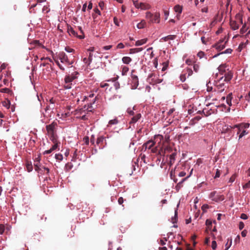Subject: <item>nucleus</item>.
<instances>
[{
    "label": "nucleus",
    "instance_id": "44",
    "mask_svg": "<svg viewBox=\"0 0 250 250\" xmlns=\"http://www.w3.org/2000/svg\"><path fill=\"white\" fill-rule=\"evenodd\" d=\"M229 239H228V242L226 244V248L225 250H228L229 249V248L230 247L231 245L232 239L231 238L230 239V243H229Z\"/></svg>",
    "mask_w": 250,
    "mask_h": 250
},
{
    "label": "nucleus",
    "instance_id": "36",
    "mask_svg": "<svg viewBox=\"0 0 250 250\" xmlns=\"http://www.w3.org/2000/svg\"><path fill=\"white\" fill-rule=\"evenodd\" d=\"M239 125L241 126L242 129H245L247 128H248L250 126V124L248 123H244V124H239Z\"/></svg>",
    "mask_w": 250,
    "mask_h": 250
},
{
    "label": "nucleus",
    "instance_id": "49",
    "mask_svg": "<svg viewBox=\"0 0 250 250\" xmlns=\"http://www.w3.org/2000/svg\"><path fill=\"white\" fill-rule=\"evenodd\" d=\"M134 71H135L134 70H132V72H131V78H132V80H136H136L138 79V77L136 75L133 74V73Z\"/></svg>",
    "mask_w": 250,
    "mask_h": 250
},
{
    "label": "nucleus",
    "instance_id": "30",
    "mask_svg": "<svg viewBox=\"0 0 250 250\" xmlns=\"http://www.w3.org/2000/svg\"><path fill=\"white\" fill-rule=\"evenodd\" d=\"M26 167L28 172H31L33 169L32 165L31 162H27L26 165Z\"/></svg>",
    "mask_w": 250,
    "mask_h": 250
},
{
    "label": "nucleus",
    "instance_id": "6",
    "mask_svg": "<svg viewBox=\"0 0 250 250\" xmlns=\"http://www.w3.org/2000/svg\"><path fill=\"white\" fill-rule=\"evenodd\" d=\"M227 41H224V39L220 40L219 42L213 45L217 50L221 51L225 47Z\"/></svg>",
    "mask_w": 250,
    "mask_h": 250
},
{
    "label": "nucleus",
    "instance_id": "19",
    "mask_svg": "<svg viewBox=\"0 0 250 250\" xmlns=\"http://www.w3.org/2000/svg\"><path fill=\"white\" fill-rule=\"evenodd\" d=\"M147 41V38H145V39H142V40H138V41H137L136 42L135 45L136 46L142 45L146 43V42Z\"/></svg>",
    "mask_w": 250,
    "mask_h": 250
},
{
    "label": "nucleus",
    "instance_id": "60",
    "mask_svg": "<svg viewBox=\"0 0 250 250\" xmlns=\"http://www.w3.org/2000/svg\"><path fill=\"white\" fill-rule=\"evenodd\" d=\"M99 6L102 9H103L104 6V2L103 1H100L99 3Z\"/></svg>",
    "mask_w": 250,
    "mask_h": 250
},
{
    "label": "nucleus",
    "instance_id": "26",
    "mask_svg": "<svg viewBox=\"0 0 250 250\" xmlns=\"http://www.w3.org/2000/svg\"><path fill=\"white\" fill-rule=\"evenodd\" d=\"M131 59L129 57H124L122 58L123 62L125 64H129L131 62Z\"/></svg>",
    "mask_w": 250,
    "mask_h": 250
},
{
    "label": "nucleus",
    "instance_id": "33",
    "mask_svg": "<svg viewBox=\"0 0 250 250\" xmlns=\"http://www.w3.org/2000/svg\"><path fill=\"white\" fill-rule=\"evenodd\" d=\"M178 216V211L177 210H175V215L174 218H172V222L173 224L176 223L177 220Z\"/></svg>",
    "mask_w": 250,
    "mask_h": 250
},
{
    "label": "nucleus",
    "instance_id": "63",
    "mask_svg": "<svg viewBox=\"0 0 250 250\" xmlns=\"http://www.w3.org/2000/svg\"><path fill=\"white\" fill-rule=\"evenodd\" d=\"M244 224L243 222H240L239 224V228L240 230H242L244 228Z\"/></svg>",
    "mask_w": 250,
    "mask_h": 250
},
{
    "label": "nucleus",
    "instance_id": "45",
    "mask_svg": "<svg viewBox=\"0 0 250 250\" xmlns=\"http://www.w3.org/2000/svg\"><path fill=\"white\" fill-rule=\"evenodd\" d=\"M186 74H182L180 76V80L182 82H185L186 79Z\"/></svg>",
    "mask_w": 250,
    "mask_h": 250
},
{
    "label": "nucleus",
    "instance_id": "59",
    "mask_svg": "<svg viewBox=\"0 0 250 250\" xmlns=\"http://www.w3.org/2000/svg\"><path fill=\"white\" fill-rule=\"evenodd\" d=\"M232 51V50L231 49L228 48V49H226L224 52H223L221 53L220 54L231 53Z\"/></svg>",
    "mask_w": 250,
    "mask_h": 250
},
{
    "label": "nucleus",
    "instance_id": "42",
    "mask_svg": "<svg viewBox=\"0 0 250 250\" xmlns=\"http://www.w3.org/2000/svg\"><path fill=\"white\" fill-rule=\"evenodd\" d=\"M72 83H64L63 87L65 89H70L71 88Z\"/></svg>",
    "mask_w": 250,
    "mask_h": 250
},
{
    "label": "nucleus",
    "instance_id": "14",
    "mask_svg": "<svg viewBox=\"0 0 250 250\" xmlns=\"http://www.w3.org/2000/svg\"><path fill=\"white\" fill-rule=\"evenodd\" d=\"M76 77L71 75L65 76L64 78V83H71V82L76 79Z\"/></svg>",
    "mask_w": 250,
    "mask_h": 250
},
{
    "label": "nucleus",
    "instance_id": "57",
    "mask_svg": "<svg viewBox=\"0 0 250 250\" xmlns=\"http://www.w3.org/2000/svg\"><path fill=\"white\" fill-rule=\"evenodd\" d=\"M243 188H250V180L248 183L245 184L243 186Z\"/></svg>",
    "mask_w": 250,
    "mask_h": 250
},
{
    "label": "nucleus",
    "instance_id": "35",
    "mask_svg": "<svg viewBox=\"0 0 250 250\" xmlns=\"http://www.w3.org/2000/svg\"><path fill=\"white\" fill-rule=\"evenodd\" d=\"M118 123V121L117 119H114L113 120H111L108 122L109 125H116Z\"/></svg>",
    "mask_w": 250,
    "mask_h": 250
},
{
    "label": "nucleus",
    "instance_id": "24",
    "mask_svg": "<svg viewBox=\"0 0 250 250\" xmlns=\"http://www.w3.org/2000/svg\"><path fill=\"white\" fill-rule=\"evenodd\" d=\"M232 93H229L226 98V102L229 106L231 105Z\"/></svg>",
    "mask_w": 250,
    "mask_h": 250
},
{
    "label": "nucleus",
    "instance_id": "37",
    "mask_svg": "<svg viewBox=\"0 0 250 250\" xmlns=\"http://www.w3.org/2000/svg\"><path fill=\"white\" fill-rule=\"evenodd\" d=\"M219 17H216L214 20L210 23V26L211 27H212L215 25V24L217 23L218 21H220V20H218L217 18H219Z\"/></svg>",
    "mask_w": 250,
    "mask_h": 250
},
{
    "label": "nucleus",
    "instance_id": "28",
    "mask_svg": "<svg viewBox=\"0 0 250 250\" xmlns=\"http://www.w3.org/2000/svg\"><path fill=\"white\" fill-rule=\"evenodd\" d=\"M233 132H234V130L236 129V131L237 132V134H238L240 133V131L242 130V128L241 126L239 125H236L234 126H233Z\"/></svg>",
    "mask_w": 250,
    "mask_h": 250
},
{
    "label": "nucleus",
    "instance_id": "40",
    "mask_svg": "<svg viewBox=\"0 0 250 250\" xmlns=\"http://www.w3.org/2000/svg\"><path fill=\"white\" fill-rule=\"evenodd\" d=\"M42 10L43 13L44 14H47L50 11V9L48 8V7L47 6H44L42 8Z\"/></svg>",
    "mask_w": 250,
    "mask_h": 250
},
{
    "label": "nucleus",
    "instance_id": "50",
    "mask_svg": "<svg viewBox=\"0 0 250 250\" xmlns=\"http://www.w3.org/2000/svg\"><path fill=\"white\" fill-rule=\"evenodd\" d=\"M193 69L196 72H197L199 69V65L198 64H194L193 65Z\"/></svg>",
    "mask_w": 250,
    "mask_h": 250
},
{
    "label": "nucleus",
    "instance_id": "5",
    "mask_svg": "<svg viewBox=\"0 0 250 250\" xmlns=\"http://www.w3.org/2000/svg\"><path fill=\"white\" fill-rule=\"evenodd\" d=\"M222 133H228L230 136H233V126L229 125H224L221 129Z\"/></svg>",
    "mask_w": 250,
    "mask_h": 250
},
{
    "label": "nucleus",
    "instance_id": "29",
    "mask_svg": "<svg viewBox=\"0 0 250 250\" xmlns=\"http://www.w3.org/2000/svg\"><path fill=\"white\" fill-rule=\"evenodd\" d=\"M129 70V68L126 66H124L122 67V75H125Z\"/></svg>",
    "mask_w": 250,
    "mask_h": 250
},
{
    "label": "nucleus",
    "instance_id": "21",
    "mask_svg": "<svg viewBox=\"0 0 250 250\" xmlns=\"http://www.w3.org/2000/svg\"><path fill=\"white\" fill-rule=\"evenodd\" d=\"M146 26V22L144 20H142L140 22L137 24V27L139 29H142Z\"/></svg>",
    "mask_w": 250,
    "mask_h": 250
},
{
    "label": "nucleus",
    "instance_id": "41",
    "mask_svg": "<svg viewBox=\"0 0 250 250\" xmlns=\"http://www.w3.org/2000/svg\"><path fill=\"white\" fill-rule=\"evenodd\" d=\"M92 56H93L92 53L91 52L89 53V56H88V65H90V64L91 63L92 61Z\"/></svg>",
    "mask_w": 250,
    "mask_h": 250
},
{
    "label": "nucleus",
    "instance_id": "64",
    "mask_svg": "<svg viewBox=\"0 0 250 250\" xmlns=\"http://www.w3.org/2000/svg\"><path fill=\"white\" fill-rule=\"evenodd\" d=\"M65 50L66 51L68 52H72L74 51V50L72 48H71L69 47H66L65 48Z\"/></svg>",
    "mask_w": 250,
    "mask_h": 250
},
{
    "label": "nucleus",
    "instance_id": "22",
    "mask_svg": "<svg viewBox=\"0 0 250 250\" xmlns=\"http://www.w3.org/2000/svg\"><path fill=\"white\" fill-rule=\"evenodd\" d=\"M226 67V64H221L219 67L218 70L221 74H223L226 72L225 68Z\"/></svg>",
    "mask_w": 250,
    "mask_h": 250
},
{
    "label": "nucleus",
    "instance_id": "34",
    "mask_svg": "<svg viewBox=\"0 0 250 250\" xmlns=\"http://www.w3.org/2000/svg\"><path fill=\"white\" fill-rule=\"evenodd\" d=\"M35 167V169L36 171H38V172H40V173H42L43 172V169L42 168H40L39 167L37 164H34Z\"/></svg>",
    "mask_w": 250,
    "mask_h": 250
},
{
    "label": "nucleus",
    "instance_id": "15",
    "mask_svg": "<svg viewBox=\"0 0 250 250\" xmlns=\"http://www.w3.org/2000/svg\"><path fill=\"white\" fill-rule=\"evenodd\" d=\"M105 138L103 136H100L97 138L96 144L97 145L99 146L100 148H103L104 146L102 145L103 143V142L104 141Z\"/></svg>",
    "mask_w": 250,
    "mask_h": 250
},
{
    "label": "nucleus",
    "instance_id": "4",
    "mask_svg": "<svg viewBox=\"0 0 250 250\" xmlns=\"http://www.w3.org/2000/svg\"><path fill=\"white\" fill-rule=\"evenodd\" d=\"M59 58L61 60V62L62 63H66L68 64H72L73 63V61H70L67 56L64 52H60L59 55Z\"/></svg>",
    "mask_w": 250,
    "mask_h": 250
},
{
    "label": "nucleus",
    "instance_id": "52",
    "mask_svg": "<svg viewBox=\"0 0 250 250\" xmlns=\"http://www.w3.org/2000/svg\"><path fill=\"white\" fill-rule=\"evenodd\" d=\"M201 39L202 42L203 44H207V42L208 41V40L207 39H206L205 37H202Z\"/></svg>",
    "mask_w": 250,
    "mask_h": 250
},
{
    "label": "nucleus",
    "instance_id": "3",
    "mask_svg": "<svg viewBox=\"0 0 250 250\" xmlns=\"http://www.w3.org/2000/svg\"><path fill=\"white\" fill-rule=\"evenodd\" d=\"M67 32L70 36L76 37L80 39L84 38V34L82 31H80V35H78L77 32L74 30V29L71 26H68Z\"/></svg>",
    "mask_w": 250,
    "mask_h": 250
},
{
    "label": "nucleus",
    "instance_id": "43",
    "mask_svg": "<svg viewBox=\"0 0 250 250\" xmlns=\"http://www.w3.org/2000/svg\"><path fill=\"white\" fill-rule=\"evenodd\" d=\"M54 143V145L50 148L52 151L56 150L59 146L58 144L56 143V141Z\"/></svg>",
    "mask_w": 250,
    "mask_h": 250
},
{
    "label": "nucleus",
    "instance_id": "10",
    "mask_svg": "<svg viewBox=\"0 0 250 250\" xmlns=\"http://www.w3.org/2000/svg\"><path fill=\"white\" fill-rule=\"evenodd\" d=\"M135 6L137 8H141V9H149L150 5L148 4L144 3H134Z\"/></svg>",
    "mask_w": 250,
    "mask_h": 250
},
{
    "label": "nucleus",
    "instance_id": "51",
    "mask_svg": "<svg viewBox=\"0 0 250 250\" xmlns=\"http://www.w3.org/2000/svg\"><path fill=\"white\" fill-rule=\"evenodd\" d=\"M243 131L242 132L240 133V135H239V139L241 138L243 136H244V135H245L246 134H247L248 133V132H246V130H245L244 129H243Z\"/></svg>",
    "mask_w": 250,
    "mask_h": 250
},
{
    "label": "nucleus",
    "instance_id": "11",
    "mask_svg": "<svg viewBox=\"0 0 250 250\" xmlns=\"http://www.w3.org/2000/svg\"><path fill=\"white\" fill-rule=\"evenodd\" d=\"M147 21L150 23H159L160 21V17H147Z\"/></svg>",
    "mask_w": 250,
    "mask_h": 250
},
{
    "label": "nucleus",
    "instance_id": "31",
    "mask_svg": "<svg viewBox=\"0 0 250 250\" xmlns=\"http://www.w3.org/2000/svg\"><path fill=\"white\" fill-rule=\"evenodd\" d=\"M225 199L224 196L223 195L217 196L213 200L216 202L222 201Z\"/></svg>",
    "mask_w": 250,
    "mask_h": 250
},
{
    "label": "nucleus",
    "instance_id": "17",
    "mask_svg": "<svg viewBox=\"0 0 250 250\" xmlns=\"http://www.w3.org/2000/svg\"><path fill=\"white\" fill-rule=\"evenodd\" d=\"M176 155V153L173 152L169 156V162L168 164L170 166H172L174 163Z\"/></svg>",
    "mask_w": 250,
    "mask_h": 250
},
{
    "label": "nucleus",
    "instance_id": "7",
    "mask_svg": "<svg viewBox=\"0 0 250 250\" xmlns=\"http://www.w3.org/2000/svg\"><path fill=\"white\" fill-rule=\"evenodd\" d=\"M223 80V77H222L216 83V87L220 92H223L225 90V87H226L225 83H223V82L224 81Z\"/></svg>",
    "mask_w": 250,
    "mask_h": 250
},
{
    "label": "nucleus",
    "instance_id": "23",
    "mask_svg": "<svg viewBox=\"0 0 250 250\" xmlns=\"http://www.w3.org/2000/svg\"><path fill=\"white\" fill-rule=\"evenodd\" d=\"M176 35H168L167 36L163 37L161 40H163L164 41L166 42L168 40H173L176 38Z\"/></svg>",
    "mask_w": 250,
    "mask_h": 250
},
{
    "label": "nucleus",
    "instance_id": "62",
    "mask_svg": "<svg viewBox=\"0 0 250 250\" xmlns=\"http://www.w3.org/2000/svg\"><path fill=\"white\" fill-rule=\"evenodd\" d=\"M114 23L116 25L119 26V22L118 21V20L117 17H114Z\"/></svg>",
    "mask_w": 250,
    "mask_h": 250
},
{
    "label": "nucleus",
    "instance_id": "27",
    "mask_svg": "<svg viewBox=\"0 0 250 250\" xmlns=\"http://www.w3.org/2000/svg\"><path fill=\"white\" fill-rule=\"evenodd\" d=\"M139 85V80H134L132 81V89H136L137 88V86Z\"/></svg>",
    "mask_w": 250,
    "mask_h": 250
},
{
    "label": "nucleus",
    "instance_id": "56",
    "mask_svg": "<svg viewBox=\"0 0 250 250\" xmlns=\"http://www.w3.org/2000/svg\"><path fill=\"white\" fill-rule=\"evenodd\" d=\"M4 231V226L3 225L0 224V234H2L3 233Z\"/></svg>",
    "mask_w": 250,
    "mask_h": 250
},
{
    "label": "nucleus",
    "instance_id": "16",
    "mask_svg": "<svg viewBox=\"0 0 250 250\" xmlns=\"http://www.w3.org/2000/svg\"><path fill=\"white\" fill-rule=\"evenodd\" d=\"M164 137L162 135L158 134L154 136V142L155 143H157L158 144H160L161 142L163 140Z\"/></svg>",
    "mask_w": 250,
    "mask_h": 250
},
{
    "label": "nucleus",
    "instance_id": "55",
    "mask_svg": "<svg viewBox=\"0 0 250 250\" xmlns=\"http://www.w3.org/2000/svg\"><path fill=\"white\" fill-rule=\"evenodd\" d=\"M7 65V64L5 63H2L0 67V71H1L2 70L5 69Z\"/></svg>",
    "mask_w": 250,
    "mask_h": 250
},
{
    "label": "nucleus",
    "instance_id": "39",
    "mask_svg": "<svg viewBox=\"0 0 250 250\" xmlns=\"http://www.w3.org/2000/svg\"><path fill=\"white\" fill-rule=\"evenodd\" d=\"M55 158L59 161H62L63 159L62 155L61 154H56L55 155Z\"/></svg>",
    "mask_w": 250,
    "mask_h": 250
},
{
    "label": "nucleus",
    "instance_id": "25",
    "mask_svg": "<svg viewBox=\"0 0 250 250\" xmlns=\"http://www.w3.org/2000/svg\"><path fill=\"white\" fill-rule=\"evenodd\" d=\"M143 50V48H131L129 50V53L130 54H134Z\"/></svg>",
    "mask_w": 250,
    "mask_h": 250
},
{
    "label": "nucleus",
    "instance_id": "48",
    "mask_svg": "<svg viewBox=\"0 0 250 250\" xmlns=\"http://www.w3.org/2000/svg\"><path fill=\"white\" fill-rule=\"evenodd\" d=\"M83 141H84V143L88 145L89 144V139L88 137L85 136L83 138Z\"/></svg>",
    "mask_w": 250,
    "mask_h": 250
},
{
    "label": "nucleus",
    "instance_id": "18",
    "mask_svg": "<svg viewBox=\"0 0 250 250\" xmlns=\"http://www.w3.org/2000/svg\"><path fill=\"white\" fill-rule=\"evenodd\" d=\"M141 117V114L140 113H138L135 116H133L131 121L130 122V124H133L137 122Z\"/></svg>",
    "mask_w": 250,
    "mask_h": 250
},
{
    "label": "nucleus",
    "instance_id": "13",
    "mask_svg": "<svg viewBox=\"0 0 250 250\" xmlns=\"http://www.w3.org/2000/svg\"><path fill=\"white\" fill-rule=\"evenodd\" d=\"M233 77V73L229 71L226 73L225 74V78H223V81L226 82H229Z\"/></svg>",
    "mask_w": 250,
    "mask_h": 250
},
{
    "label": "nucleus",
    "instance_id": "46",
    "mask_svg": "<svg viewBox=\"0 0 250 250\" xmlns=\"http://www.w3.org/2000/svg\"><path fill=\"white\" fill-rule=\"evenodd\" d=\"M203 112L204 114L205 115H206V116L210 115L211 113V112H210V111L208 110L206 108L204 109L203 110Z\"/></svg>",
    "mask_w": 250,
    "mask_h": 250
},
{
    "label": "nucleus",
    "instance_id": "8",
    "mask_svg": "<svg viewBox=\"0 0 250 250\" xmlns=\"http://www.w3.org/2000/svg\"><path fill=\"white\" fill-rule=\"evenodd\" d=\"M250 26V17H249L248 18L247 22H245V23L243 25L242 27L241 28L240 30V32L241 34H243L245 33L247 30L249 29V26Z\"/></svg>",
    "mask_w": 250,
    "mask_h": 250
},
{
    "label": "nucleus",
    "instance_id": "47",
    "mask_svg": "<svg viewBox=\"0 0 250 250\" xmlns=\"http://www.w3.org/2000/svg\"><path fill=\"white\" fill-rule=\"evenodd\" d=\"M236 177V175L235 174L232 175L231 177L229 178V182L232 183L234 181L235 178Z\"/></svg>",
    "mask_w": 250,
    "mask_h": 250
},
{
    "label": "nucleus",
    "instance_id": "32",
    "mask_svg": "<svg viewBox=\"0 0 250 250\" xmlns=\"http://www.w3.org/2000/svg\"><path fill=\"white\" fill-rule=\"evenodd\" d=\"M187 179V178H184L182 179V180L177 184L176 188L177 189L180 188L182 186L183 183L185 182Z\"/></svg>",
    "mask_w": 250,
    "mask_h": 250
},
{
    "label": "nucleus",
    "instance_id": "9",
    "mask_svg": "<svg viewBox=\"0 0 250 250\" xmlns=\"http://www.w3.org/2000/svg\"><path fill=\"white\" fill-rule=\"evenodd\" d=\"M155 75L153 73L150 74L147 78L148 81L150 83L155 84L156 83H160L161 82L159 80H154L153 77H155Z\"/></svg>",
    "mask_w": 250,
    "mask_h": 250
},
{
    "label": "nucleus",
    "instance_id": "12",
    "mask_svg": "<svg viewBox=\"0 0 250 250\" xmlns=\"http://www.w3.org/2000/svg\"><path fill=\"white\" fill-rule=\"evenodd\" d=\"M155 142L153 140H149L145 143L143 146V147H145L146 149L148 148L149 149H151L155 144Z\"/></svg>",
    "mask_w": 250,
    "mask_h": 250
},
{
    "label": "nucleus",
    "instance_id": "58",
    "mask_svg": "<svg viewBox=\"0 0 250 250\" xmlns=\"http://www.w3.org/2000/svg\"><path fill=\"white\" fill-rule=\"evenodd\" d=\"M125 47V45H124V44L123 43H119L117 45V48H118V49H122V48H124Z\"/></svg>",
    "mask_w": 250,
    "mask_h": 250
},
{
    "label": "nucleus",
    "instance_id": "1",
    "mask_svg": "<svg viewBox=\"0 0 250 250\" xmlns=\"http://www.w3.org/2000/svg\"><path fill=\"white\" fill-rule=\"evenodd\" d=\"M57 126V123L55 121L53 122L51 124L46 126L47 134L49 135L50 139L53 143H55L56 141H57L56 137Z\"/></svg>",
    "mask_w": 250,
    "mask_h": 250
},
{
    "label": "nucleus",
    "instance_id": "54",
    "mask_svg": "<svg viewBox=\"0 0 250 250\" xmlns=\"http://www.w3.org/2000/svg\"><path fill=\"white\" fill-rule=\"evenodd\" d=\"M168 67V63L167 62L163 63V67L162 69V71H165Z\"/></svg>",
    "mask_w": 250,
    "mask_h": 250
},
{
    "label": "nucleus",
    "instance_id": "61",
    "mask_svg": "<svg viewBox=\"0 0 250 250\" xmlns=\"http://www.w3.org/2000/svg\"><path fill=\"white\" fill-rule=\"evenodd\" d=\"M205 55V53L203 51H200L197 54V56L200 58H203V57Z\"/></svg>",
    "mask_w": 250,
    "mask_h": 250
},
{
    "label": "nucleus",
    "instance_id": "53",
    "mask_svg": "<svg viewBox=\"0 0 250 250\" xmlns=\"http://www.w3.org/2000/svg\"><path fill=\"white\" fill-rule=\"evenodd\" d=\"M211 247L213 250H215L217 247V244L215 241H213L211 244Z\"/></svg>",
    "mask_w": 250,
    "mask_h": 250
},
{
    "label": "nucleus",
    "instance_id": "38",
    "mask_svg": "<svg viewBox=\"0 0 250 250\" xmlns=\"http://www.w3.org/2000/svg\"><path fill=\"white\" fill-rule=\"evenodd\" d=\"M10 90L8 88H4L0 89V92L9 93L10 92Z\"/></svg>",
    "mask_w": 250,
    "mask_h": 250
},
{
    "label": "nucleus",
    "instance_id": "20",
    "mask_svg": "<svg viewBox=\"0 0 250 250\" xmlns=\"http://www.w3.org/2000/svg\"><path fill=\"white\" fill-rule=\"evenodd\" d=\"M174 10L176 13L180 14L182 12V7L180 5H176L174 6Z\"/></svg>",
    "mask_w": 250,
    "mask_h": 250
},
{
    "label": "nucleus",
    "instance_id": "2",
    "mask_svg": "<svg viewBox=\"0 0 250 250\" xmlns=\"http://www.w3.org/2000/svg\"><path fill=\"white\" fill-rule=\"evenodd\" d=\"M229 23L232 30L238 29L240 25L243 24L242 17H230Z\"/></svg>",
    "mask_w": 250,
    "mask_h": 250
}]
</instances>
